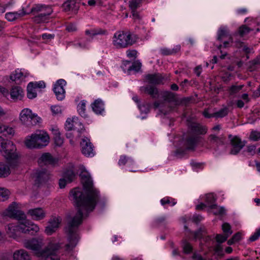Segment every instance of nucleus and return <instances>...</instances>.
<instances>
[{
  "label": "nucleus",
  "mask_w": 260,
  "mask_h": 260,
  "mask_svg": "<svg viewBox=\"0 0 260 260\" xmlns=\"http://www.w3.org/2000/svg\"><path fill=\"white\" fill-rule=\"evenodd\" d=\"M81 169L82 172L80 175L86 194L79 188H75L71 191L70 196L79 208L78 212L73 218L67 217L68 223L72 228L80 225L83 216H87L93 210L99 198V191L94 187L90 175L84 167Z\"/></svg>",
  "instance_id": "nucleus-1"
},
{
  "label": "nucleus",
  "mask_w": 260,
  "mask_h": 260,
  "mask_svg": "<svg viewBox=\"0 0 260 260\" xmlns=\"http://www.w3.org/2000/svg\"><path fill=\"white\" fill-rule=\"evenodd\" d=\"M43 245L42 240L32 239L25 240L24 242V246L32 250L38 257L44 260H58L59 258L56 254V251L61 246L59 244L50 243L44 249L41 248Z\"/></svg>",
  "instance_id": "nucleus-2"
},
{
  "label": "nucleus",
  "mask_w": 260,
  "mask_h": 260,
  "mask_svg": "<svg viewBox=\"0 0 260 260\" xmlns=\"http://www.w3.org/2000/svg\"><path fill=\"white\" fill-rule=\"evenodd\" d=\"M18 209V204L16 202H13L6 210L2 212L1 215L4 217H8L16 219L20 224L23 225L24 228H29L30 226H34V224L30 221L26 219L24 213Z\"/></svg>",
  "instance_id": "nucleus-3"
},
{
  "label": "nucleus",
  "mask_w": 260,
  "mask_h": 260,
  "mask_svg": "<svg viewBox=\"0 0 260 260\" xmlns=\"http://www.w3.org/2000/svg\"><path fill=\"white\" fill-rule=\"evenodd\" d=\"M138 37L129 31H118L113 36L112 43L116 48H124L135 44Z\"/></svg>",
  "instance_id": "nucleus-4"
},
{
  "label": "nucleus",
  "mask_w": 260,
  "mask_h": 260,
  "mask_svg": "<svg viewBox=\"0 0 260 260\" xmlns=\"http://www.w3.org/2000/svg\"><path fill=\"white\" fill-rule=\"evenodd\" d=\"M19 118L22 124L30 127L39 124L42 120L41 117L28 108H24L21 111Z\"/></svg>",
  "instance_id": "nucleus-5"
},
{
  "label": "nucleus",
  "mask_w": 260,
  "mask_h": 260,
  "mask_svg": "<svg viewBox=\"0 0 260 260\" xmlns=\"http://www.w3.org/2000/svg\"><path fill=\"white\" fill-rule=\"evenodd\" d=\"M31 11L33 13H39L34 18V21L37 23L45 22L47 16L53 12L50 6L41 4L35 5L31 8Z\"/></svg>",
  "instance_id": "nucleus-6"
},
{
  "label": "nucleus",
  "mask_w": 260,
  "mask_h": 260,
  "mask_svg": "<svg viewBox=\"0 0 260 260\" xmlns=\"http://www.w3.org/2000/svg\"><path fill=\"white\" fill-rule=\"evenodd\" d=\"M16 151V146L12 142L0 137V152L6 159L15 158L17 156Z\"/></svg>",
  "instance_id": "nucleus-7"
},
{
  "label": "nucleus",
  "mask_w": 260,
  "mask_h": 260,
  "mask_svg": "<svg viewBox=\"0 0 260 260\" xmlns=\"http://www.w3.org/2000/svg\"><path fill=\"white\" fill-rule=\"evenodd\" d=\"M65 232L68 235V243L66 244V250H70L74 248L79 240V236L77 229H66Z\"/></svg>",
  "instance_id": "nucleus-8"
},
{
  "label": "nucleus",
  "mask_w": 260,
  "mask_h": 260,
  "mask_svg": "<svg viewBox=\"0 0 260 260\" xmlns=\"http://www.w3.org/2000/svg\"><path fill=\"white\" fill-rule=\"evenodd\" d=\"M35 229H8L7 233L9 237L19 240L20 238L24 237V234H34V232L37 233L38 231H35Z\"/></svg>",
  "instance_id": "nucleus-9"
},
{
  "label": "nucleus",
  "mask_w": 260,
  "mask_h": 260,
  "mask_svg": "<svg viewBox=\"0 0 260 260\" xmlns=\"http://www.w3.org/2000/svg\"><path fill=\"white\" fill-rule=\"evenodd\" d=\"M38 149L48 145L50 138L48 134L43 130H37L34 133Z\"/></svg>",
  "instance_id": "nucleus-10"
},
{
  "label": "nucleus",
  "mask_w": 260,
  "mask_h": 260,
  "mask_svg": "<svg viewBox=\"0 0 260 260\" xmlns=\"http://www.w3.org/2000/svg\"><path fill=\"white\" fill-rule=\"evenodd\" d=\"M232 145L230 153L233 155L237 154L245 145V141H242L237 136L232 137L229 136Z\"/></svg>",
  "instance_id": "nucleus-11"
},
{
  "label": "nucleus",
  "mask_w": 260,
  "mask_h": 260,
  "mask_svg": "<svg viewBox=\"0 0 260 260\" xmlns=\"http://www.w3.org/2000/svg\"><path fill=\"white\" fill-rule=\"evenodd\" d=\"M81 151L83 154L87 157H92L94 155L93 147L89 139L87 138L82 139L81 142Z\"/></svg>",
  "instance_id": "nucleus-12"
},
{
  "label": "nucleus",
  "mask_w": 260,
  "mask_h": 260,
  "mask_svg": "<svg viewBox=\"0 0 260 260\" xmlns=\"http://www.w3.org/2000/svg\"><path fill=\"white\" fill-rule=\"evenodd\" d=\"M66 84V82L63 79H59L56 81L54 84L53 90L58 100L61 101L65 97V90L64 86Z\"/></svg>",
  "instance_id": "nucleus-13"
},
{
  "label": "nucleus",
  "mask_w": 260,
  "mask_h": 260,
  "mask_svg": "<svg viewBox=\"0 0 260 260\" xmlns=\"http://www.w3.org/2000/svg\"><path fill=\"white\" fill-rule=\"evenodd\" d=\"M169 79V76L167 75L157 73L146 75L145 77V80L149 83L153 84H160L163 83L164 80H167Z\"/></svg>",
  "instance_id": "nucleus-14"
},
{
  "label": "nucleus",
  "mask_w": 260,
  "mask_h": 260,
  "mask_svg": "<svg viewBox=\"0 0 260 260\" xmlns=\"http://www.w3.org/2000/svg\"><path fill=\"white\" fill-rule=\"evenodd\" d=\"M58 159L53 157L49 153H44L38 159V163L40 165H50L55 166L58 162Z\"/></svg>",
  "instance_id": "nucleus-15"
},
{
  "label": "nucleus",
  "mask_w": 260,
  "mask_h": 260,
  "mask_svg": "<svg viewBox=\"0 0 260 260\" xmlns=\"http://www.w3.org/2000/svg\"><path fill=\"white\" fill-rule=\"evenodd\" d=\"M28 214L35 220H41L46 216V212L42 208L30 209L28 211Z\"/></svg>",
  "instance_id": "nucleus-16"
},
{
  "label": "nucleus",
  "mask_w": 260,
  "mask_h": 260,
  "mask_svg": "<svg viewBox=\"0 0 260 260\" xmlns=\"http://www.w3.org/2000/svg\"><path fill=\"white\" fill-rule=\"evenodd\" d=\"M13 260H31L28 253L23 249L15 250L13 252Z\"/></svg>",
  "instance_id": "nucleus-17"
},
{
  "label": "nucleus",
  "mask_w": 260,
  "mask_h": 260,
  "mask_svg": "<svg viewBox=\"0 0 260 260\" xmlns=\"http://www.w3.org/2000/svg\"><path fill=\"white\" fill-rule=\"evenodd\" d=\"M77 126H82L81 123L78 121L77 117H73L72 119L68 118L66 122V128L68 131H71L73 130L78 132Z\"/></svg>",
  "instance_id": "nucleus-18"
},
{
  "label": "nucleus",
  "mask_w": 260,
  "mask_h": 260,
  "mask_svg": "<svg viewBox=\"0 0 260 260\" xmlns=\"http://www.w3.org/2000/svg\"><path fill=\"white\" fill-rule=\"evenodd\" d=\"M36 181L38 183L45 182L51 178L50 174L47 171L42 170L35 173Z\"/></svg>",
  "instance_id": "nucleus-19"
},
{
  "label": "nucleus",
  "mask_w": 260,
  "mask_h": 260,
  "mask_svg": "<svg viewBox=\"0 0 260 260\" xmlns=\"http://www.w3.org/2000/svg\"><path fill=\"white\" fill-rule=\"evenodd\" d=\"M27 14H28V13L26 12L23 9L18 12L7 13L5 15V18L9 21H13L26 15Z\"/></svg>",
  "instance_id": "nucleus-20"
},
{
  "label": "nucleus",
  "mask_w": 260,
  "mask_h": 260,
  "mask_svg": "<svg viewBox=\"0 0 260 260\" xmlns=\"http://www.w3.org/2000/svg\"><path fill=\"white\" fill-rule=\"evenodd\" d=\"M11 98L14 101L21 100L24 96L23 89L18 86L13 87L10 92Z\"/></svg>",
  "instance_id": "nucleus-21"
},
{
  "label": "nucleus",
  "mask_w": 260,
  "mask_h": 260,
  "mask_svg": "<svg viewBox=\"0 0 260 260\" xmlns=\"http://www.w3.org/2000/svg\"><path fill=\"white\" fill-rule=\"evenodd\" d=\"M35 133L26 136L24 141L25 146L28 149H38Z\"/></svg>",
  "instance_id": "nucleus-22"
},
{
  "label": "nucleus",
  "mask_w": 260,
  "mask_h": 260,
  "mask_svg": "<svg viewBox=\"0 0 260 260\" xmlns=\"http://www.w3.org/2000/svg\"><path fill=\"white\" fill-rule=\"evenodd\" d=\"M191 131L196 134L204 135L207 132V128L205 126L198 123H192L189 125Z\"/></svg>",
  "instance_id": "nucleus-23"
},
{
  "label": "nucleus",
  "mask_w": 260,
  "mask_h": 260,
  "mask_svg": "<svg viewBox=\"0 0 260 260\" xmlns=\"http://www.w3.org/2000/svg\"><path fill=\"white\" fill-rule=\"evenodd\" d=\"M91 107L96 114H102L105 110L104 104L100 99L95 100L91 104Z\"/></svg>",
  "instance_id": "nucleus-24"
},
{
  "label": "nucleus",
  "mask_w": 260,
  "mask_h": 260,
  "mask_svg": "<svg viewBox=\"0 0 260 260\" xmlns=\"http://www.w3.org/2000/svg\"><path fill=\"white\" fill-rule=\"evenodd\" d=\"M62 218L58 215H52L48 221V226L47 228H59L61 226Z\"/></svg>",
  "instance_id": "nucleus-25"
},
{
  "label": "nucleus",
  "mask_w": 260,
  "mask_h": 260,
  "mask_svg": "<svg viewBox=\"0 0 260 260\" xmlns=\"http://www.w3.org/2000/svg\"><path fill=\"white\" fill-rule=\"evenodd\" d=\"M10 174V165L6 162H0V178H6Z\"/></svg>",
  "instance_id": "nucleus-26"
},
{
  "label": "nucleus",
  "mask_w": 260,
  "mask_h": 260,
  "mask_svg": "<svg viewBox=\"0 0 260 260\" xmlns=\"http://www.w3.org/2000/svg\"><path fill=\"white\" fill-rule=\"evenodd\" d=\"M208 211L215 215L223 216L226 213V210L224 207L218 206L216 204L208 208Z\"/></svg>",
  "instance_id": "nucleus-27"
},
{
  "label": "nucleus",
  "mask_w": 260,
  "mask_h": 260,
  "mask_svg": "<svg viewBox=\"0 0 260 260\" xmlns=\"http://www.w3.org/2000/svg\"><path fill=\"white\" fill-rule=\"evenodd\" d=\"M199 137L196 136L189 137L185 141L186 148L188 150H193L198 142Z\"/></svg>",
  "instance_id": "nucleus-28"
},
{
  "label": "nucleus",
  "mask_w": 260,
  "mask_h": 260,
  "mask_svg": "<svg viewBox=\"0 0 260 260\" xmlns=\"http://www.w3.org/2000/svg\"><path fill=\"white\" fill-rule=\"evenodd\" d=\"M225 38H229V40H231L232 38L229 35L228 28L224 26H221L218 30L217 39L219 41H222Z\"/></svg>",
  "instance_id": "nucleus-29"
},
{
  "label": "nucleus",
  "mask_w": 260,
  "mask_h": 260,
  "mask_svg": "<svg viewBox=\"0 0 260 260\" xmlns=\"http://www.w3.org/2000/svg\"><path fill=\"white\" fill-rule=\"evenodd\" d=\"M26 75H24L21 70H16L10 76V79L16 82H20L23 80L26 77Z\"/></svg>",
  "instance_id": "nucleus-30"
},
{
  "label": "nucleus",
  "mask_w": 260,
  "mask_h": 260,
  "mask_svg": "<svg viewBox=\"0 0 260 260\" xmlns=\"http://www.w3.org/2000/svg\"><path fill=\"white\" fill-rule=\"evenodd\" d=\"M223 234H218L216 236V240L218 243H222L225 241L229 236L232 233L231 231V229H223Z\"/></svg>",
  "instance_id": "nucleus-31"
},
{
  "label": "nucleus",
  "mask_w": 260,
  "mask_h": 260,
  "mask_svg": "<svg viewBox=\"0 0 260 260\" xmlns=\"http://www.w3.org/2000/svg\"><path fill=\"white\" fill-rule=\"evenodd\" d=\"M27 96L28 99H32L37 96L36 88L33 86V82L28 83L27 87Z\"/></svg>",
  "instance_id": "nucleus-32"
},
{
  "label": "nucleus",
  "mask_w": 260,
  "mask_h": 260,
  "mask_svg": "<svg viewBox=\"0 0 260 260\" xmlns=\"http://www.w3.org/2000/svg\"><path fill=\"white\" fill-rule=\"evenodd\" d=\"M86 103L84 100L81 101L77 106V111L79 114L83 117H86Z\"/></svg>",
  "instance_id": "nucleus-33"
},
{
  "label": "nucleus",
  "mask_w": 260,
  "mask_h": 260,
  "mask_svg": "<svg viewBox=\"0 0 260 260\" xmlns=\"http://www.w3.org/2000/svg\"><path fill=\"white\" fill-rule=\"evenodd\" d=\"M205 201L206 205L209 208L211 206L215 204L214 203L216 199L213 193H208L205 195Z\"/></svg>",
  "instance_id": "nucleus-34"
},
{
  "label": "nucleus",
  "mask_w": 260,
  "mask_h": 260,
  "mask_svg": "<svg viewBox=\"0 0 260 260\" xmlns=\"http://www.w3.org/2000/svg\"><path fill=\"white\" fill-rule=\"evenodd\" d=\"M143 88L145 92L150 95L153 98H156L158 94L157 88L153 86L148 85L144 87Z\"/></svg>",
  "instance_id": "nucleus-35"
},
{
  "label": "nucleus",
  "mask_w": 260,
  "mask_h": 260,
  "mask_svg": "<svg viewBox=\"0 0 260 260\" xmlns=\"http://www.w3.org/2000/svg\"><path fill=\"white\" fill-rule=\"evenodd\" d=\"M142 64L139 61H135L131 66H129L127 68V74H130L132 71L138 72L140 70Z\"/></svg>",
  "instance_id": "nucleus-36"
},
{
  "label": "nucleus",
  "mask_w": 260,
  "mask_h": 260,
  "mask_svg": "<svg viewBox=\"0 0 260 260\" xmlns=\"http://www.w3.org/2000/svg\"><path fill=\"white\" fill-rule=\"evenodd\" d=\"M180 49V46H176V48L172 49L168 48H162L160 49L161 53L164 55H172L177 52Z\"/></svg>",
  "instance_id": "nucleus-37"
},
{
  "label": "nucleus",
  "mask_w": 260,
  "mask_h": 260,
  "mask_svg": "<svg viewBox=\"0 0 260 260\" xmlns=\"http://www.w3.org/2000/svg\"><path fill=\"white\" fill-rule=\"evenodd\" d=\"M75 176V174L73 169V167L72 168V169L67 170L63 173L64 178H66V179L68 180V181L69 182H71L73 180Z\"/></svg>",
  "instance_id": "nucleus-38"
},
{
  "label": "nucleus",
  "mask_w": 260,
  "mask_h": 260,
  "mask_svg": "<svg viewBox=\"0 0 260 260\" xmlns=\"http://www.w3.org/2000/svg\"><path fill=\"white\" fill-rule=\"evenodd\" d=\"M162 98L167 102H171L174 100V94L170 91H165L161 93Z\"/></svg>",
  "instance_id": "nucleus-39"
},
{
  "label": "nucleus",
  "mask_w": 260,
  "mask_h": 260,
  "mask_svg": "<svg viewBox=\"0 0 260 260\" xmlns=\"http://www.w3.org/2000/svg\"><path fill=\"white\" fill-rule=\"evenodd\" d=\"M229 113V109L224 107L214 113V116L215 118H222L228 115Z\"/></svg>",
  "instance_id": "nucleus-40"
},
{
  "label": "nucleus",
  "mask_w": 260,
  "mask_h": 260,
  "mask_svg": "<svg viewBox=\"0 0 260 260\" xmlns=\"http://www.w3.org/2000/svg\"><path fill=\"white\" fill-rule=\"evenodd\" d=\"M141 3L142 0H129V7L132 11H134L140 7Z\"/></svg>",
  "instance_id": "nucleus-41"
},
{
  "label": "nucleus",
  "mask_w": 260,
  "mask_h": 260,
  "mask_svg": "<svg viewBox=\"0 0 260 260\" xmlns=\"http://www.w3.org/2000/svg\"><path fill=\"white\" fill-rule=\"evenodd\" d=\"M10 191L6 188L0 187V201H4L9 198Z\"/></svg>",
  "instance_id": "nucleus-42"
},
{
  "label": "nucleus",
  "mask_w": 260,
  "mask_h": 260,
  "mask_svg": "<svg viewBox=\"0 0 260 260\" xmlns=\"http://www.w3.org/2000/svg\"><path fill=\"white\" fill-rule=\"evenodd\" d=\"M242 238L241 233L238 232L235 234L232 238L228 240V244L230 245L240 241Z\"/></svg>",
  "instance_id": "nucleus-43"
},
{
  "label": "nucleus",
  "mask_w": 260,
  "mask_h": 260,
  "mask_svg": "<svg viewBox=\"0 0 260 260\" xmlns=\"http://www.w3.org/2000/svg\"><path fill=\"white\" fill-rule=\"evenodd\" d=\"M160 203L162 206L166 204H170L171 206H173L176 204V202L175 199L166 197L161 199Z\"/></svg>",
  "instance_id": "nucleus-44"
},
{
  "label": "nucleus",
  "mask_w": 260,
  "mask_h": 260,
  "mask_svg": "<svg viewBox=\"0 0 260 260\" xmlns=\"http://www.w3.org/2000/svg\"><path fill=\"white\" fill-rule=\"evenodd\" d=\"M210 141L213 143H215L216 144L220 145L223 144L225 138L221 137H217L214 135H211L210 136Z\"/></svg>",
  "instance_id": "nucleus-45"
},
{
  "label": "nucleus",
  "mask_w": 260,
  "mask_h": 260,
  "mask_svg": "<svg viewBox=\"0 0 260 260\" xmlns=\"http://www.w3.org/2000/svg\"><path fill=\"white\" fill-rule=\"evenodd\" d=\"M2 134L5 135L13 136L15 134V130L13 128L3 124Z\"/></svg>",
  "instance_id": "nucleus-46"
},
{
  "label": "nucleus",
  "mask_w": 260,
  "mask_h": 260,
  "mask_svg": "<svg viewBox=\"0 0 260 260\" xmlns=\"http://www.w3.org/2000/svg\"><path fill=\"white\" fill-rule=\"evenodd\" d=\"M126 162H128L132 164L134 163V160L132 158H129L126 156L125 155L121 156L118 161L119 165L124 166L126 164Z\"/></svg>",
  "instance_id": "nucleus-47"
},
{
  "label": "nucleus",
  "mask_w": 260,
  "mask_h": 260,
  "mask_svg": "<svg viewBox=\"0 0 260 260\" xmlns=\"http://www.w3.org/2000/svg\"><path fill=\"white\" fill-rule=\"evenodd\" d=\"M249 139L253 141H257L260 140V132L253 131H252L249 136Z\"/></svg>",
  "instance_id": "nucleus-48"
},
{
  "label": "nucleus",
  "mask_w": 260,
  "mask_h": 260,
  "mask_svg": "<svg viewBox=\"0 0 260 260\" xmlns=\"http://www.w3.org/2000/svg\"><path fill=\"white\" fill-rule=\"evenodd\" d=\"M0 260H13V253L10 252H5L0 254Z\"/></svg>",
  "instance_id": "nucleus-49"
},
{
  "label": "nucleus",
  "mask_w": 260,
  "mask_h": 260,
  "mask_svg": "<svg viewBox=\"0 0 260 260\" xmlns=\"http://www.w3.org/2000/svg\"><path fill=\"white\" fill-rule=\"evenodd\" d=\"M243 85H232L229 88V91L231 94L238 93L243 87Z\"/></svg>",
  "instance_id": "nucleus-50"
},
{
  "label": "nucleus",
  "mask_w": 260,
  "mask_h": 260,
  "mask_svg": "<svg viewBox=\"0 0 260 260\" xmlns=\"http://www.w3.org/2000/svg\"><path fill=\"white\" fill-rule=\"evenodd\" d=\"M249 63L250 68L251 70H253L257 66H260V56L251 61Z\"/></svg>",
  "instance_id": "nucleus-51"
},
{
  "label": "nucleus",
  "mask_w": 260,
  "mask_h": 260,
  "mask_svg": "<svg viewBox=\"0 0 260 260\" xmlns=\"http://www.w3.org/2000/svg\"><path fill=\"white\" fill-rule=\"evenodd\" d=\"M54 142L56 146H60L63 143V139L60 137L59 133L57 131L54 137Z\"/></svg>",
  "instance_id": "nucleus-52"
},
{
  "label": "nucleus",
  "mask_w": 260,
  "mask_h": 260,
  "mask_svg": "<svg viewBox=\"0 0 260 260\" xmlns=\"http://www.w3.org/2000/svg\"><path fill=\"white\" fill-rule=\"evenodd\" d=\"M182 247L185 253L188 254L192 251V246L187 242H183Z\"/></svg>",
  "instance_id": "nucleus-53"
},
{
  "label": "nucleus",
  "mask_w": 260,
  "mask_h": 260,
  "mask_svg": "<svg viewBox=\"0 0 260 260\" xmlns=\"http://www.w3.org/2000/svg\"><path fill=\"white\" fill-rule=\"evenodd\" d=\"M251 30L253 29H250L246 25H243L239 28V32L240 35L243 36L248 34Z\"/></svg>",
  "instance_id": "nucleus-54"
},
{
  "label": "nucleus",
  "mask_w": 260,
  "mask_h": 260,
  "mask_svg": "<svg viewBox=\"0 0 260 260\" xmlns=\"http://www.w3.org/2000/svg\"><path fill=\"white\" fill-rule=\"evenodd\" d=\"M161 103H160L158 102H155L154 103V107L155 108H159L160 111L164 114H167L168 112H170L171 110V108H169L167 110H164V109L161 107Z\"/></svg>",
  "instance_id": "nucleus-55"
},
{
  "label": "nucleus",
  "mask_w": 260,
  "mask_h": 260,
  "mask_svg": "<svg viewBox=\"0 0 260 260\" xmlns=\"http://www.w3.org/2000/svg\"><path fill=\"white\" fill-rule=\"evenodd\" d=\"M167 220V217L165 215H161L156 217L154 219V222L156 224L165 223Z\"/></svg>",
  "instance_id": "nucleus-56"
},
{
  "label": "nucleus",
  "mask_w": 260,
  "mask_h": 260,
  "mask_svg": "<svg viewBox=\"0 0 260 260\" xmlns=\"http://www.w3.org/2000/svg\"><path fill=\"white\" fill-rule=\"evenodd\" d=\"M92 32L93 33L94 36L99 35H105L107 33V31L100 28L92 29Z\"/></svg>",
  "instance_id": "nucleus-57"
},
{
  "label": "nucleus",
  "mask_w": 260,
  "mask_h": 260,
  "mask_svg": "<svg viewBox=\"0 0 260 260\" xmlns=\"http://www.w3.org/2000/svg\"><path fill=\"white\" fill-rule=\"evenodd\" d=\"M260 237V229L257 230L253 234L249 237V240L253 242L257 240Z\"/></svg>",
  "instance_id": "nucleus-58"
},
{
  "label": "nucleus",
  "mask_w": 260,
  "mask_h": 260,
  "mask_svg": "<svg viewBox=\"0 0 260 260\" xmlns=\"http://www.w3.org/2000/svg\"><path fill=\"white\" fill-rule=\"evenodd\" d=\"M51 110L53 114H57L61 112L62 109L60 106L55 105L51 107Z\"/></svg>",
  "instance_id": "nucleus-59"
},
{
  "label": "nucleus",
  "mask_w": 260,
  "mask_h": 260,
  "mask_svg": "<svg viewBox=\"0 0 260 260\" xmlns=\"http://www.w3.org/2000/svg\"><path fill=\"white\" fill-rule=\"evenodd\" d=\"M33 86L37 88H44L45 87V83L43 81L39 82H33Z\"/></svg>",
  "instance_id": "nucleus-60"
},
{
  "label": "nucleus",
  "mask_w": 260,
  "mask_h": 260,
  "mask_svg": "<svg viewBox=\"0 0 260 260\" xmlns=\"http://www.w3.org/2000/svg\"><path fill=\"white\" fill-rule=\"evenodd\" d=\"M126 55L129 58H136L137 51L135 50H128L126 51Z\"/></svg>",
  "instance_id": "nucleus-61"
},
{
  "label": "nucleus",
  "mask_w": 260,
  "mask_h": 260,
  "mask_svg": "<svg viewBox=\"0 0 260 260\" xmlns=\"http://www.w3.org/2000/svg\"><path fill=\"white\" fill-rule=\"evenodd\" d=\"M203 219V217L201 215L196 214L193 216L191 220L193 222L198 223L199 222L202 220Z\"/></svg>",
  "instance_id": "nucleus-62"
},
{
  "label": "nucleus",
  "mask_w": 260,
  "mask_h": 260,
  "mask_svg": "<svg viewBox=\"0 0 260 260\" xmlns=\"http://www.w3.org/2000/svg\"><path fill=\"white\" fill-rule=\"evenodd\" d=\"M66 29L69 32H73V31H76L77 29V28L76 25H75L74 24H70L67 26Z\"/></svg>",
  "instance_id": "nucleus-63"
},
{
  "label": "nucleus",
  "mask_w": 260,
  "mask_h": 260,
  "mask_svg": "<svg viewBox=\"0 0 260 260\" xmlns=\"http://www.w3.org/2000/svg\"><path fill=\"white\" fill-rule=\"evenodd\" d=\"M256 147L254 145H250L247 147V151L251 155H253L255 153Z\"/></svg>",
  "instance_id": "nucleus-64"
}]
</instances>
